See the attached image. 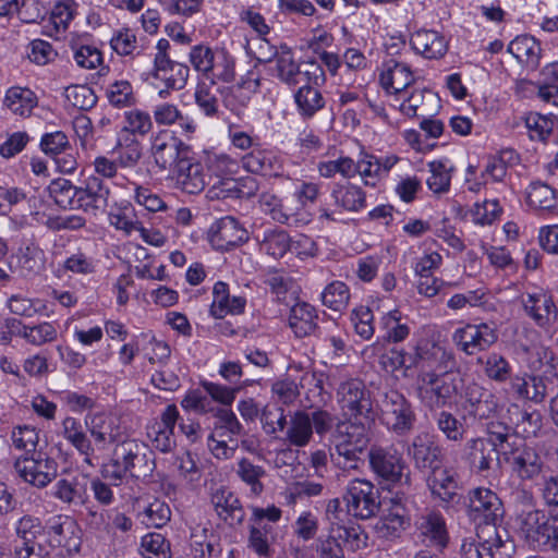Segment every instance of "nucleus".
Returning a JSON list of instances; mask_svg holds the SVG:
<instances>
[{"label":"nucleus","instance_id":"obj_38","mask_svg":"<svg viewBox=\"0 0 558 558\" xmlns=\"http://www.w3.org/2000/svg\"><path fill=\"white\" fill-rule=\"evenodd\" d=\"M511 392L521 400L541 403L547 396V385L541 376L522 374L510 379Z\"/></svg>","mask_w":558,"mask_h":558},{"label":"nucleus","instance_id":"obj_45","mask_svg":"<svg viewBox=\"0 0 558 558\" xmlns=\"http://www.w3.org/2000/svg\"><path fill=\"white\" fill-rule=\"evenodd\" d=\"M313 435L308 412L296 411L287 423L283 440L290 446L301 448L311 442Z\"/></svg>","mask_w":558,"mask_h":558},{"label":"nucleus","instance_id":"obj_4","mask_svg":"<svg viewBox=\"0 0 558 558\" xmlns=\"http://www.w3.org/2000/svg\"><path fill=\"white\" fill-rule=\"evenodd\" d=\"M501 451V460L509 468L510 474L520 482L536 483L546 477L548 465L546 457L537 448L523 440L512 444Z\"/></svg>","mask_w":558,"mask_h":558},{"label":"nucleus","instance_id":"obj_13","mask_svg":"<svg viewBox=\"0 0 558 558\" xmlns=\"http://www.w3.org/2000/svg\"><path fill=\"white\" fill-rule=\"evenodd\" d=\"M520 302L524 314L546 333L556 330L558 322V307L551 293L543 289L523 293Z\"/></svg>","mask_w":558,"mask_h":558},{"label":"nucleus","instance_id":"obj_21","mask_svg":"<svg viewBox=\"0 0 558 558\" xmlns=\"http://www.w3.org/2000/svg\"><path fill=\"white\" fill-rule=\"evenodd\" d=\"M368 459L373 472L383 481L395 484L402 480L407 464L396 449L372 447Z\"/></svg>","mask_w":558,"mask_h":558},{"label":"nucleus","instance_id":"obj_19","mask_svg":"<svg viewBox=\"0 0 558 558\" xmlns=\"http://www.w3.org/2000/svg\"><path fill=\"white\" fill-rule=\"evenodd\" d=\"M208 240L217 251H229L248 240L247 230L234 217L216 220L208 230Z\"/></svg>","mask_w":558,"mask_h":558},{"label":"nucleus","instance_id":"obj_2","mask_svg":"<svg viewBox=\"0 0 558 558\" xmlns=\"http://www.w3.org/2000/svg\"><path fill=\"white\" fill-rule=\"evenodd\" d=\"M371 441L368 427L355 420L339 422L330 436V459L335 466L349 471L364 463Z\"/></svg>","mask_w":558,"mask_h":558},{"label":"nucleus","instance_id":"obj_58","mask_svg":"<svg viewBox=\"0 0 558 558\" xmlns=\"http://www.w3.org/2000/svg\"><path fill=\"white\" fill-rule=\"evenodd\" d=\"M106 98L114 108H126L136 105V96L132 84L128 80H118L106 88Z\"/></svg>","mask_w":558,"mask_h":558},{"label":"nucleus","instance_id":"obj_32","mask_svg":"<svg viewBox=\"0 0 558 558\" xmlns=\"http://www.w3.org/2000/svg\"><path fill=\"white\" fill-rule=\"evenodd\" d=\"M211 504L217 515L230 526L241 525L245 519V510L239 497L226 487L211 494Z\"/></svg>","mask_w":558,"mask_h":558},{"label":"nucleus","instance_id":"obj_56","mask_svg":"<svg viewBox=\"0 0 558 558\" xmlns=\"http://www.w3.org/2000/svg\"><path fill=\"white\" fill-rule=\"evenodd\" d=\"M350 296V289L347 283L333 280L322 291L320 301L326 307L335 312H342L349 305Z\"/></svg>","mask_w":558,"mask_h":558},{"label":"nucleus","instance_id":"obj_29","mask_svg":"<svg viewBox=\"0 0 558 558\" xmlns=\"http://www.w3.org/2000/svg\"><path fill=\"white\" fill-rule=\"evenodd\" d=\"M135 519L147 529H162L172 515L169 504L160 498H137L133 504Z\"/></svg>","mask_w":558,"mask_h":558},{"label":"nucleus","instance_id":"obj_59","mask_svg":"<svg viewBox=\"0 0 558 558\" xmlns=\"http://www.w3.org/2000/svg\"><path fill=\"white\" fill-rule=\"evenodd\" d=\"M11 444L14 449L24 451L22 456L37 452L39 442V432L31 425H19L12 428L10 435Z\"/></svg>","mask_w":558,"mask_h":558},{"label":"nucleus","instance_id":"obj_46","mask_svg":"<svg viewBox=\"0 0 558 558\" xmlns=\"http://www.w3.org/2000/svg\"><path fill=\"white\" fill-rule=\"evenodd\" d=\"M293 99L296 110L303 119H312L326 105L322 92L316 86L311 85L299 87L293 95Z\"/></svg>","mask_w":558,"mask_h":558},{"label":"nucleus","instance_id":"obj_62","mask_svg":"<svg viewBox=\"0 0 558 558\" xmlns=\"http://www.w3.org/2000/svg\"><path fill=\"white\" fill-rule=\"evenodd\" d=\"M525 126L531 140L545 142L553 134L556 120L553 117L531 112L525 117Z\"/></svg>","mask_w":558,"mask_h":558},{"label":"nucleus","instance_id":"obj_25","mask_svg":"<svg viewBox=\"0 0 558 558\" xmlns=\"http://www.w3.org/2000/svg\"><path fill=\"white\" fill-rule=\"evenodd\" d=\"M470 517L474 522L501 521L504 506L498 495L489 488L478 487L469 495Z\"/></svg>","mask_w":558,"mask_h":558},{"label":"nucleus","instance_id":"obj_36","mask_svg":"<svg viewBox=\"0 0 558 558\" xmlns=\"http://www.w3.org/2000/svg\"><path fill=\"white\" fill-rule=\"evenodd\" d=\"M426 485L434 498L446 505L454 502L458 497V484L451 470L438 466L429 472Z\"/></svg>","mask_w":558,"mask_h":558},{"label":"nucleus","instance_id":"obj_44","mask_svg":"<svg viewBox=\"0 0 558 558\" xmlns=\"http://www.w3.org/2000/svg\"><path fill=\"white\" fill-rule=\"evenodd\" d=\"M469 459L472 468L477 472H484L492 469L493 462L501 463L499 450L486 441L485 438H473L468 442Z\"/></svg>","mask_w":558,"mask_h":558},{"label":"nucleus","instance_id":"obj_39","mask_svg":"<svg viewBox=\"0 0 558 558\" xmlns=\"http://www.w3.org/2000/svg\"><path fill=\"white\" fill-rule=\"evenodd\" d=\"M112 156L117 159L121 169L135 168L143 157V145L130 133L119 132Z\"/></svg>","mask_w":558,"mask_h":558},{"label":"nucleus","instance_id":"obj_9","mask_svg":"<svg viewBox=\"0 0 558 558\" xmlns=\"http://www.w3.org/2000/svg\"><path fill=\"white\" fill-rule=\"evenodd\" d=\"M461 420L464 423L489 418L497 413L496 396L482 385L471 381L460 393Z\"/></svg>","mask_w":558,"mask_h":558},{"label":"nucleus","instance_id":"obj_43","mask_svg":"<svg viewBox=\"0 0 558 558\" xmlns=\"http://www.w3.org/2000/svg\"><path fill=\"white\" fill-rule=\"evenodd\" d=\"M280 54L275 60L274 75L288 86H296L301 83L302 70L294 59L292 49L287 44H281Z\"/></svg>","mask_w":558,"mask_h":558},{"label":"nucleus","instance_id":"obj_8","mask_svg":"<svg viewBox=\"0 0 558 558\" xmlns=\"http://www.w3.org/2000/svg\"><path fill=\"white\" fill-rule=\"evenodd\" d=\"M330 198L332 201V209L326 206H320L318 209V219L322 222H338L340 221L339 215L343 213H360L367 206L365 191L362 186L350 181L332 183Z\"/></svg>","mask_w":558,"mask_h":558},{"label":"nucleus","instance_id":"obj_51","mask_svg":"<svg viewBox=\"0 0 558 558\" xmlns=\"http://www.w3.org/2000/svg\"><path fill=\"white\" fill-rule=\"evenodd\" d=\"M14 531L16 536L14 546L25 547L39 544L36 539L44 533L45 526L39 518L24 514L15 522Z\"/></svg>","mask_w":558,"mask_h":558},{"label":"nucleus","instance_id":"obj_41","mask_svg":"<svg viewBox=\"0 0 558 558\" xmlns=\"http://www.w3.org/2000/svg\"><path fill=\"white\" fill-rule=\"evenodd\" d=\"M508 51L522 64L531 70L539 65L541 44L530 35L517 36L508 45Z\"/></svg>","mask_w":558,"mask_h":558},{"label":"nucleus","instance_id":"obj_24","mask_svg":"<svg viewBox=\"0 0 558 558\" xmlns=\"http://www.w3.org/2000/svg\"><path fill=\"white\" fill-rule=\"evenodd\" d=\"M242 167L250 173L263 177H280L283 172V159L280 154L258 144L241 158Z\"/></svg>","mask_w":558,"mask_h":558},{"label":"nucleus","instance_id":"obj_23","mask_svg":"<svg viewBox=\"0 0 558 558\" xmlns=\"http://www.w3.org/2000/svg\"><path fill=\"white\" fill-rule=\"evenodd\" d=\"M180 413L175 404H169L158 420L147 426V437L154 448L161 452H170L175 447L174 427Z\"/></svg>","mask_w":558,"mask_h":558},{"label":"nucleus","instance_id":"obj_34","mask_svg":"<svg viewBox=\"0 0 558 558\" xmlns=\"http://www.w3.org/2000/svg\"><path fill=\"white\" fill-rule=\"evenodd\" d=\"M260 253L275 259L282 258L292 247V238L284 229L272 226L254 235Z\"/></svg>","mask_w":558,"mask_h":558},{"label":"nucleus","instance_id":"obj_50","mask_svg":"<svg viewBox=\"0 0 558 558\" xmlns=\"http://www.w3.org/2000/svg\"><path fill=\"white\" fill-rule=\"evenodd\" d=\"M427 166L430 172L426 180L428 189L439 195L447 193L450 189L454 167L448 159L433 160Z\"/></svg>","mask_w":558,"mask_h":558},{"label":"nucleus","instance_id":"obj_49","mask_svg":"<svg viewBox=\"0 0 558 558\" xmlns=\"http://www.w3.org/2000/svg\"><path fill=\"white\" fill-rule=\"evenodd\" d=\"M259 87L260 77L254 72H248L246 76L243 77L238 85L231 87L229 93L225 96L226 107L230 108L232 111L238 110L233 102L235 99H239L241 107H245L251 99V95L257 93Z\"/></svg>","mask_w":558,"mask_h":558},{"label":"nucleus","instance_id":"obj_47","mask_svg":"<svg viewBox=\"0 0 558 558\" xmlns=\"http://www.w3.org/2000/svg\"><path fill=\"white\" fill-rule=\"evenodd\" d=\"M204 166L215 177L232 178L239 171V162L225 151L204 150Z\"/></svg>","mask_w":558,"mask_h":558},{"label":"nucleus","instance_id":"obj_18","mask_svg":"<svg viewBox=\"0 0 558 558\" xmlns=\"http://www.w3.org/2000/svg\"><path fill=\"white\" fill-rule=\"evenodd\" d=\"M524 201L537 217L549 218L558 214V191L541 179L530 181L524 190Z\"/></svg>","mask_w":558,"mask_h":558},{"label":"nucleus","instance_id":"obj_6","mask_svg":"<svg viewBox=\"0 0 558 558\" xmlns=\"http://www.w3.org/2000/svg\"><path fill=\"white\" fill-rule=\"evenodd\" d=\"M457 393L458 380L451 375L426 371L417 376L416 396L421 403L430 411L451 404Z\"/></svg>","mask_w":558,"mask_h":558},{"label":"nucleus","instance_id":"obj_20","mask_svg":"<svg viewBox=\"0 0 558 558\" xmlns=\"http://www.w3.org/2000/svg\"><path fill=\"white\" fill-rule=\"evenodd\" d=\"M150 151L156 166L167 170L187 155V146L172 132L163 130L153 137Z\"/></svg>","mask_w":558,"mask_h":558},{"label":"nucleus","instance_id":"obj_26","mask_svg":"<svg viewBox=\"0 0 558 558\" xmlns=\"http://www.w3.org/2000/svg\"><path fill=\"white\" fill-rule=\"evenodd\" d=\"M414 82V73L408 63L395 58L383 62L379 84L387 94L402 95Z\"/></svg>","mask_w":558,"mask_h":558},{"label":"nucleus","instance_id":"obj_64","mask_svg":"<svg viewBox=\"0 0 558 558\" xmlns=\"http://www.w3.org/2000/svg\"><path fill=\"white\" fill-rule=\"evenodd\" d=\"M341 532L328 531L327 535L318 537L315 542L317 558H345L341 546Z\"/></svg>","mask_w":558,"mask_h":558},{"label":"nucleus","instance_id":"obj_48","mask_svg":"<svg viewBox=\"0 0 558 558\" xmlns=\"http://www.w3.org/2000/svg\"><path fill=\"white\" fill-rule=\"evenodd\" d=\"M235 474L246 486H248L251 497H259L263 494L265 486L262 478L267 475L264 466L254 464L247 458H242L238 462Z\"/></svg>","mask_w":558,"mask_h":558},{"label":"nucleus","instance_id":"obj_63","mask_svg":"<svg viewBox=\"0 0 558 558\" xmlns=\"http://www.w3.org/2000/svg\"><path fill=\"white\" fill-rule=\"evenodd\" d=\"M141 547L145 558H171V544L160 533L150 532L142 537Z\"/></svg>","mask_w":558,"mask_h":558},{"label":"nucleus","instance_id":"obj_27","mask_svg":"<svg viewBox=\"0 0 558 558\" xmlns=\"http://www.w3.org/2000/svg\"><path fill=\"white\" fill-rule=\"evenodd\" d=\"M172 178L177 187L187 194H198L207 185L203 163L187 155L172 168Z\"/></svg>","mask_w":558,"mask_h":558},{"label":"nucleus","instance_id":"obj_42","mask_svg":"<svg viewBox=\"0 0 558 558\" xmlns=\"http://www.w3.org/2000/svg\"><path fill=\"white\" fill-rule=\"evenodd\" d=\"M3 105L15 116L26 118L38 105L37 95L27 87L12 86L7 89Z\"/></svg>","mask_w":558,"mask_h":558},{"label":"nucleus","instance_id":"obj_7","mask_svg":"<svg viewBox=\"0 0 558 558\" xmlns=\"http://www.w3.org/2000/svg\"><path fill=\"white\" fill-rule=\"evenodd\" d=\"M380 422L397 436H405L414 427L416 415L408 399L398 390L390 389L379 400Z\"/></svg>","mask_w":558,"mask_h":558},{"label":"nucleus","instance_id":"obj_11","mask_svg":"<svg viewBox=\"0 0 558 558\" xmlns=\"http://www.w3.org/2000/svg\"><path fill=\"white\" fill-rule=\"evenodd\" d=\"M451 340L458 351L474 356L489 350L498 341V331L487 323H466L453 330Z\"/></svg>","mask_w":558,"mask_h":558},{"label":"nucleus","instance_id":"obj_52","mask_svg":"<svg viewBox=\"0 0 558 558\" xmlns=\"http://www.w3.org/2000/svg\"><path fill=\"white\" fill-rule=\"evenodd\" d=\"M46 254L35 243L21 247L17 254V266L24 277L39 274L45 269Z\"/></svg>","mask_w":558,"mask_h":558},{"label":"nucleus","instance_id":"obj_57","mask_svg":"<svg viewBox=\"0 0 558 558\" xmlns=\"http://www.w3.org/2000/svg\"><path fill=\"white\" fill-rule=\"evenodd\" d=\"M48 191L59 207L76 209L78 187L70 180L56 179L49 184Z\"/></svg>","mask_w":558,"mask_h":558},{"label":"nucleus","instance_id":"obj_16","mask_svg":"<svg viewBox=\"0 0 558 558\" xmlns=\"http://www.w3.org/2000/svg\"><path fill=\"white\" fill-rule=\"evenodd\" d=\"M84 423L95 444L96 451L106 450L121 439V420L112 412L101 411L87 414Z\"/></svg>","mask_w":558,"mask_h":558},{"label":"nucleus","instance_id":"obj_30","mask_svg":"<svg viewBox=\"0 0 558 558\" xmlns=\"http://www.w3.org/2000/svg\"><path fill=\"white\" fill-rule=\"evenodd\" d=\"M109 196L110 189L102 179L89 175L85 181V186L78 187L76 209L96 215L106 209Z\"/></svg>","mask_w":558,"mask_h":558},{"label":"nucleus","instance_id":"obj_61","mask_svg":"<svg viewBox=\"0 0 558 558\" xmlns=\"http://www.w3.org/2000/svg\"><path fill=\"white\" fill-rule=\"evenodd\" d=\"M483 364L485 375L493 381L506 383L511 379L512 367L508 360L496 352L487 355L486 360H478Z\"/></svg>","mask_w":558,"mask_h":558},{"label":"nucleus","instance_id":"obj_31","mask_svg":"<svg viewBox=\"0 0 558 558\" xmlns=\"http://www.w3.org/2000/svg\"><path fill=\"white\" fill-rule=\"evenodd\" d=\"M338 397L341 409L350 416H362L371 410L369 398L359 379L342 383L338 389Z\"/></svg>","mask_w":558,"mask_h":558},{"label":"nucleus","instance_id":"obj_3","mask_svg":"<svg viewBox=\"0 0 558 558\" xmlns=\"http://www.w3.org/2000/svg\"><path fill=\"white\" fill-rule=\"evenodd\" d=\"M515 527L533 548L558 553V517H549L538 509L522 510L515 518Z\"/></svg>","mask_w":558,"mask_h":558},{"label":"nucleus","instance_id":"obj_40","mask_svg":"<svg viewBox=\"0 0 558 558\" xmlns=\"http://www.w3.org/2000/svg\"><path fill=\"white\" fill-rule=\"evenodd\" d=\"M289 327L298 338L312 335L318 327L316 308L306 302L294 304L289 314Z\"/></svg>","mask_w":558,"mask_h":558},{"label":"nucleus","instance_id":"obj_55","mask_svg":"<svg viewBox=\"0 0 558 558\" xmlns=\"http://www.w3.org/2000/svg\"><path fill=\"white\" fill-rule=\"evenodd\" d=\"M383 338L390 343L404 341L410 335V326L402 322V314L399 310H392L380 318Z\"/></svg>","mask_w":558,"mask_h":558},{"label":"nucleus","instance_id":"obj_28","mask_svg":"<svg viewBox=\"0 0 558 558\" xmlns=\"http://www.w3.org/2000/svg\"><path fill=\"white\" fill-rule=\"evenodd\" d=\"M415 527L427 546L444 549L448 545L449 534L440 511L426 509L416 518Z\"/></svg>","mask_w":558,"mask_h":558},{"label":"nucleus","instance_id":"obj_15","mask_svg":"<svg viewBox=\"0 0 558 558\" xmlns=\"http://www.w3.org/2000/svg\"><path fill=\"white\" fill-rule=\"evenodd\" d=\"M416 470L432 472L442 464L444 453L435 435L428 432L416 434L407 450Z\"/></svg>","mask_w":558,"mask_h":558},{"label":"nucleus","instance_id":"obj_5","mask_svg":"<svg viewBox=\"0 0 558 558\" xmlns=\"http://www.w3.org/2000/svg\"><path fill=\"white\" fill-rule=\"evenodd\" d=\"M171 50L172 46L166 38H160L155 46L150 75L166 87L158 93L161 98H166L170 90L183 89L190 76V68L185 63L173 60Z\"/></svg>","mask_w":558,"mask_h":558},{"label":"nucleus","instance_id":"obj_12","mask_svg":"<svg viewBox=\"0 0 558 558\" xmlns=\"http://www.w3.org/2000/svg\"><path fill=\"white\" fill-rule=\"evenodd\" d=\"M343 499L350 515L361 520L376 515L380 507L378 490L373 483L362 478L348 483Z\"/></svg>","mask_w":558,"mask_h":558},{"label":"nucleus","instance_id":"obj_33","mask_svg":"<svg viewBox=\"0 0 558 558\" xmlns=\"http://www.w3.org/2000/svg\"><path fill=\"white\" fill-rule=\"evenodd\" d=\"M413 51L425 59H440L448 50L446 37L434 29H418L410 37Z\"/></svg>","mask_w":558,"mask_h":558},{"label":"nucleus","instance_id":"obj_14","mask_svg":"<svg viewBox=\"0 0 558 558\" xmlns=\"http://www.w3.org/2000/svg\"><path fill=\"white\" fill-rule=\"evenodd\" d=\"M47 534L52 547L60 549V555L71 557L82 546V531L76 521L68 515H56L47 523Z\"/></svg>","mask_w":558,"mask_h":558},{"label":"nucleus","instance_id":"obj_53","mask_svg":"<svg viewBox=\"0 0 558 558\" xmlns=\"http://www.w3.org/2000/svg\"><path fill=\"white\" fill-rule=\"evenodd\" d=\"M214 432L217 436L234 441L239 436L244 435V427L231 409L218 408L214 412Z\"/></svg>","mask_w":558,"mask_h":558},{"label":"nucleus","instance_id":"obj_1","mask_svg":"<svg viewBox=\"0 0 558 558\" xmlns=\"http://www.w3.org/2000/svg\"><path fill=\"white\" fill-rule=\"evenodd\" d=\"M155 468L153 452L144 442L134 438L120 439L114 444L111 459L104 466L102 475L118 486L128 477L151 476Z\"/></svg>","mask_w":558,"mask_h":558},{"label":"nucleus","instance_id":"obj_22","mask_svg":"<svg viewBox=\"0 0 558 558\" xmlns=\"http://www.w3.org/2000/svg\"><path fill=\"white\" fill-rule=\"evenodd\" d=\"M499 521H483L476 523V542L484 550L492 551L496 558H506L514 550V544L510 539L508 531L498 525Z\"/></svg>","mask_w":558,"mask_h":558},{"label":"nucleus","instance_id":"obj_37","mask_svg":"<svg viewBox=\"0 0 558 558\" xmlns=\"http://www.w3.org/2000/svg\"><path fill=\"white\" fill-rule=\"evenodd\" d=\"M222 548L219 537L204 526H196L190 535V555L192 558H219Z\"/></svg>","mask_w":558,"mask_h":558},{"label":"nucleus","instance_id":"obj_35","mask_svg":"<svg viewBox=\"0 0 558 558\" xmlns=\"http://www.w3.org/2000/svg\"><path fill=\"white\" fill-rule=\"evenodd\" d=\"M9 332L23 338L27 343L36 347L53 342L58 330L53 323L43 322L37 325H24L17 319H8Z\"/></svg>","mask_w":558,"mask_h":558},{"label":"nucleus","instance_id":"obj_17","mask_svg":"<svg viewBox=\"0 0 558 558\" xmlns=\"http://www.w3.org/2000/svg\"><path fill=\"white\" fill-rule=\"evenodd\" d=\"M61 436L82 457L84 465L95 468L99 463L95 444L85 424L73 416H65L61 422Z\"/></svg>","mask_w":558,"mask_h":558},{"label":"nucleus","instance_id":"obj_60","mask_svg":"<svg viewBox=\"0 0 558 558\" xmlns=\"http://www.w3.org/2000/svg\"><path fill=\"white\" fill-rule=\"evenodd\" d=\"M52 495L63 504H83L86 498V489L76 480H59L53 486Z\"/></svg>","mask_w":558,"mask_h":558},{"label":"nucleus","instance_id":"obj_10","mask_svg":"<svg viewBox=\"0 0 558 558\" xmlns=\"http://www.w3.org/2000/svg\"><path fill=\"white\" fill-rule=\"evenodd\" d=\"M58 462L48 453L37 451L20 456L14 461V470L26 483L44 488L58 475Z\"/></svg>","mask_w":558,"mask_h":558},{"label":"nucleus","instance_id":"obj_54","mask_svg":"<svg viewBox=\"0 0 558 558\" xmlns=\"http://www.w3.org/2000/svg\"><path fill=\"white\" fill-rule=\"evenodd\" d=\"M513 158L514 153L510 149L501 150L497 155L489 156L481 173L484 183H487L488 180L498 183L504 182L508 175V168Z\"/></svg>","mask_w":558,"mask_h":558}]
</instances>
